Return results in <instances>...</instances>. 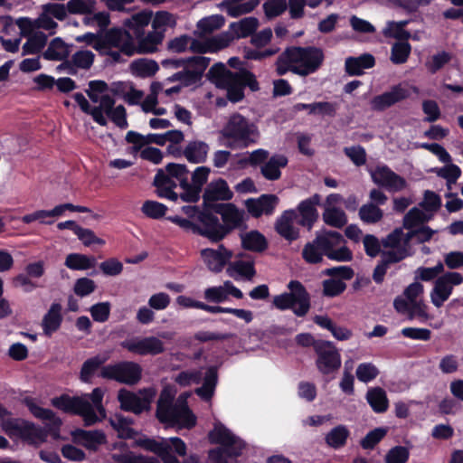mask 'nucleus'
<instances>
[{
    "label": "nucleus",
    "mask_w": 463,
    "mask_h": 463,
    "mask_svg": "<svg viewBox=\"0 0 463 463\" xmlns=\"http://www.w3.org/2000/svg\"><path fill=\"white\" fill-rule=\"evenodd\" d=\"M74 99L80 109L92 117L93 120L102 127L108 125V118L119 128L125 129L128 127L127 120V110L123 105L115 107V99L109 95H104L100 104L90 106V102L82 93H75Z\"/></svg>",
    "instance_id": "39448f33"
},
{
    "label": "nucleus",
    "mask_w": 463,
    "mask_h": 463,
    "mask_svg": "<svg viewBox=\"0 0 463 463\" xmlns=\"http://www.w3.org/2000/svg\"><path fill=\"white\" fill-rule=\"evenodd\" d=\"M444 270V264L439 262L436 266L431 268L420 267L415 270V279L422 281H430Z\"/></svg>",
    "instance_id": "774afa93"
},
{
    "label": "nucleus",
    "mask_w": 463,
    "mask_h": 463,
    "mask_svg": "<svg viewBox=\"0 0 463 463\" xmlns=\"http://www.w3.org/2000/svg\"><path fill=\"white\" fill-rule=\"evenodd\" d=\"M152 17L153 13L151 11L143 10L127 19L124 24L132 31L134 36L137 32L140 33L144 31V28L151 22Z\"/></svg>",
    "instance_id": "de8ad7c7"
},
{
    "label": "nucleus",
    "mask_w": 463,
    "mask_h": 463,
    "mask_svg": "<svg viewBox=\"0 0 463 463\" xmlns=\"http://www.w3.org/2000/svg\"><path fill=\"white\" fill-rule=\"evenodd\" d=\"M216 214H220L223 223L222 227L227 229V234L233 229L238 228L243 222L244 212L238 209L232 203H219L213 207Z\"/></svg>",
    "instance_id": "a878e982"
},
{
    "label": "nucleus",
    "mask_w": 463,
    "mask_h": 463,
    "mask_svg": "<svg viewBox=\"0 0 463 463\" xmlns=\"http://www.w3.org/2000/svg\"><path fill=\"white\" fill-rule=\"evenodd\" d=\"M431 217V214L426 213L418 207H413L404 215L402 228L413 230V228L429 222Z\"/></svg>",
    "instance_id": "3c124183"
},
{
    "label": "nucleus",
    "mask_w": 463,
    "mask_h": 463,
    "mask_svg": "<svg viewBox=\"0 0 463 463\" xmlns=\"http://www.w3.org/2000/svg\"><path fill=\"white\" fill-rule=\"evenodd\" d=\"M208 438L211 443L221 447L209 451L207 463H229L227 458L241 455L244 447L243 441L221 422L214 423Z\"/></svg>",
    "instance_id": "0eeeda50"
},
{
    "label": "nucleus",
    "mask_w": 463,
    "mask_h": 463,
    "mask_svg": "<svg viewBox=\"0 0 463 463\" xmlns=\"http://www.w3.org/2000/svg\"><path fill=\"white\" fill-rule=\"evenodd\" d=\"M108 357L96 355L87 359L80 369V379L84 383L90 382L94 373L107 361Z\"/></svg>",
    "instance_id": "bf43d9fd"
},
{
    "label": "nucleus",
    "mask_w": 463,
    "mask_h": 463,
    "mask_svg": "<svg viewBox=\"0 0 463 463\" xmlns=\"http://www.w3.org/2000/svg\"><path fill=\"white\" fill-rule=\"evenodd\" d=\"M133 37L137 40L136 52L151 53L157 50V46L162 43L164 37L161 32L152 30L147 33L144 31L135 34Z\"/></svg>",
    "instance_id": "2f4dec72"
},
{
    "label": "nucleus",
    "mask_w": 463,
    "mask_h": 463,
    "mask_svg": "<svg viewBox=\"0 0 463 463\" xmlns=\"http://www.w3.org/2000/svg\"><path fill=\"white\" fill-rule=\"evenodd\" d=\"M52 404L65 412H71L82 416L85 424L88 426L96 423L99 420V417L96 415V412L93 411V408L87 397L61 395L53 398Z\"/></svg>",
    "instance_id": "4468645a"
},
{
    "label": "nucleus",
    "mask_w": 463,
    "mask_h": 463,
    "mask_svg": "<svg viewBox=\"0 0 463 463\" xmlns=\"http://www.w3.org/2000/svg\"><path fill=\"white\" fill-rule=\"evenodd\" d=\"M69 55V46L61 38L52 40L47 50L43 52L44 59L49 61H62L67 59Z\"/></svg>",
    "instance_id": "c03bdc74"
},
{
    "label": "nucleus",
    "mask_w": 463,
    "mask_h": 463,
    "mask_svg": "<svg viewBox=\"0 0 463 463\" xmlns=\"http://www.w3.org/2000/svg\"><path fill=\"white\" fill-rule=\"evenodd\" d=\"M350 431L345 425H337L333 428L325 437L326 443L335 449L345 446Z\"/></svg>",
    "instance_id": "a18cd8bd"
},
{
    "label": "nucleus",
    "mask_w": 463,
    "mask_h": 463,
    "mask_svg": "<svg viewBox=\"0 0 463 463\" xmlns=\"http://www.w3.org/2000/svg\"><path fill=\"white\" fill-rule=\"evenodd\" d=\"M158 69V64L155 61L148 59H137L130 64L132 73L141 78L155 75Z\"/></svg>",
    "instance_id": "49530a36"
},
{
    "label": "nucleus",
    "mask_w": 463,
    "mask_h": 463,
    "mask_svg": "<svg viewBox=\"0 0 463 463\" xmlns=\"http://www.w3.org/2000/svg\"><path fill=\"white\" fill-rule=\"evenodd\" d=\"M241 245L244 249L255 252H261L268 247L266 238L257 231H250L241 235Z\"/></svg>",
    "instance_id": "ea45409f"
},
{
    "label": "nucleus",
    "mask_w": 463,
    "mask_h": 463,
    "mask_svg": "<svg viewBox=\"0 0 463 463\" xmlns=\"http://www.w3.org/2000/svg\"><path fill=\"white\" fill-rule=\"evenodd\" d=\"M24 402L30 412L42 420L45 426L42 428L22 419L7 418L1 421L3 430L10 438H20L33 446L45 442L48 435L58 439L61 420L52 411L40 407L33 400L26 399Z\"/></svg>",
    "instance_id": "f257e3e1"
},
{
    "label": "nucleus",
    "mask_w": 463,
    "mask_h": 463,
    "mask_svg": "<svg viewBox=\"0 0 463 463\" xmlns=\"http://www.w3.org/2000/svg\"><path fill=\"white\" fill-rule=\"evenodd\" d=\"M424 287L419 281L410 284L403 291L402 296H398L393 301L395 310L402 315H407L410 319H429L428 307L422 297Z\"/></svg>",
    "instance_id": "6e6552de"
},
{
    "label": "nucleus",
    "mask_w": 463,
    "mask_h": 463,
    "mask_svg": "<svg viewBox=\"0 0 463 463\" xmlns=\"http://www.w3.org/2000/svg\"><path fill=\"white\" fill-rule=\"evenodd\" d=\"M324 58L323 51L317 47H289L278 57L276 71L280 76L291 71L306 77L321 67Z\"/></svg>",
    "instance_id": "20e7f679"
},
{
    "label": "nucleus",
    "mask_w": 463,
    "mask_h": 463,
    "mask_svg": "<svg viewBox=\"0 0 463 463\" xmlns=\"http://www.w3.org/2000/svg\"><path fill=\"white\" fill-rule=\"evenodd\" d=\"M315 352L317 355L316 365L321 373L330 374L341 367V355L332 342L319 340L315 345Z\"/></svg>",
    "instance_id": "f3484780"
},
{
    "label": "nucleus",
    "mask_w": 463,
    "mask_h": 463,
    "mask_svg": "<svg viewBox=\"0 0 463 463\" xmlns=\"http://www.w3.org/2000/svg\"><path fill=\"white\" fill-rule=\"evenodd\" d=\"M207 78L217 88L225 90L227 99L233 103L244 99V88L246 86L251 91H257L260 89L259 82L252 72L245 69L232 71L221 62L215 63L210 68Z\"/></svg>",
    "instance_id": "7ed1b4c3"
},
{
    "label": "nucleus",
    "mask_w": 463,
    "mask_h": 463,
    "mask_svg": "<svg viewBox=\"0 0 463 463\" xmlns=\"http://www.w3.org/2000/svg\"><path fill=\"white\" fill-rule=\"evenodd\" d=\"M366 400L374 412H385L389 406L386 392L381 387H373L367 391Z\"/></svg>",
    "instance_id": "58836bf2"
},
{
    "label": "nucleus",
    "mask_w": 463,
    "mask_h": 463,
    "mask_svg": "<svg viewBox=\"0 0 463 463\" xmlns=\"http://www.w3.org/2000/svg\"><path fill=\"white\" fill-rule=\"evenodd\" d=\"M64 264L71 269L85 270L95 267L96 259L80 253H71L66 257Z\"/></svg>",
    "instance_id": "603ef678"
},
{
    "label": "nucleus",
    "mask_w": 463,
    "mask_h": 463,
    "mask_svg": "<svg viewBox=\"0 0 463 463\" xmlns=\"http://www.w3.org/2000/svg\"><path fill=\"white\" fill-rule=\"evenodd\" d=\"M410 96L408 89L401 84L393 86L389 91L375 96L370 101L371 109L375 111H383L395 103L407 99Z\"/></svg>",
    "instance_id": "b1692460"
},
{
    "label": "nucleus",
    "mask_w": 463,
    "mask_h": 463,
    "mask_svg": "<svg viewBox=\"0 0 463 463\" xmlns=\"http://www.w3.org/2000/svg\"><path fill=\"white\" fill-rule=\"evenodd\" d=\"M241 299L243 293L236 288L230 280H226L222 285L211 287L204 290L203 297L209 302L221 303L228 299L229 296Z\"/></svg>",
    "instance_id": "cd10ccee"
},
{
    "label": "nucleus",
    "mask_w": 463,
    "mask_h": 463,
    "mask_svg": "<svg viewBox=\"0 0 463 463\" xmlns=\"http://www.w3.org/2000/svg\"><path fill=\"white\" fill-rule=\"evenodd\" d=\"M210 174V168L206 166L197 167L191 176V183L188 181V185L185 187L184 192L180 194V198L184 202L195 203L200 198L203 186L206 184Z\"/></svg>",
    "instance_id": "5701e85b"
},
{
    "label": "nucleus",
    "mask_w": 463,
    "mask_h": 463,
    "mask_svg": "<svg viewBox=\"0 0 463 463\" xmlns=\"http://www.w3.org/2000/svg\"><path fill=\"white\" fill-rule=\"evenodd\" d=\"M313 321L320 327L330 331L333 336L339 341L348 340L353 335L350 329L335 325L327 316H315Z\"/></svg>",
    "instance_id": "c9c22d12"
},
{
    "label": "nucleus",
    "mask_w": 463,
    "mask_h": 463,
    "mask_svg": "<svg viewBox=\"0 0 463 463\" xmlns=\"http://www.w3.org/2000/svg\"><path fill=\"white\" fill-rule=\"evenodd\" d=\"M133 420L130 418L124 417L120 414H115L109 419V423L115 429L120 438H131L134 430L130 428Z\"/></svg>",
    "instance_id": "052dcab7"
},
{
    "label": "nucleus",
    "mask_w": 463,
    "mask_h": 463,
    "mask_svg": "<svg viewBox=\"0 0 463 463\" xmlns=\"http://www.w3.org/2000/svg\"><path fill=\"white\" fill-rule=\"evenodd\" d=\"M288 165V158L283 155H274L261 166L260 172L268 180H278L281 176L280 169Z\"/></svg>",
    "instance_id": "f704fd0d"
},
{
    "label": "nucleus",
    "mask_w": 463,
    "mask_h": 463,
    "mask_svg": "<svg viewBox=\"0 0 463 463\" xmlns=\"http://www.w3.org/2000/svg\"><path fill=\"white\" fill-rule=\"evenodd\" d=\"M226 272L234 279L243 278L246 280H251L256 275L254 261L250 260H239L230 262Z\"/></svg>",
    "instance_id": "473e14b6"
},
{
    "label": "nucleus",
    "mask_w": 463,
    "mask_h": 463,
    "mask_svg": "<svg viewBox=\"0 0 463 463\" xmlns=\"http://www.w3.org/2000/svg\"><path fill=\"white\" fill-rule=\"evenodd\" d=\"M95 54L89 50H80L73 53L71 58V64L79 69L88 70L94 61Z\"/></svg>",
    "instance_id": "0e129e2a"
},
{
    "label": "nucleus",
    "mask_w": 463,
    "mask_h": 463,
    "mask_svg": "<svg viewBox=\"0 0 463 463\" xmlns=\"http://www.w3.org/2000/svg\"><path fill=\"white\" fill-rule=\"evenodd\" d=\"M224 19L220 15H213L201 19L196 24V31L194 33L199 37L212 33L213 31L222 27Z\"/></svg>",
    "instance_id": "4d7b16f0"
},
{
    "label": "nucleus",
    "mask_w": 463,
    "mask_h": 463,
    "mask_svg": "<svg viewBox=\"0 0 463 463\" xmlns=\"http://www.w3.org/2000/svg\"><path fill=\"white\" fill-rule=\"evenodd\" d=\"M26 43L23 45V55L36 54L40 52L47 43L48 36L43 32H35L27 37Z\"/></svg>",
    "instance_id": "5fc2aeb1"
},
{
    "label": "nucleus",
    "mask_w": 463,
    "mask_h": 463,
    "mask_svg": "<svg viewBox=\"0 0 463 463\" xmlns=\"http://www.w3.org/2000/svg\"><path fill=\"white\" fill-rule=\"evenodd\" d=\"M218 381V373L215 367H210L205 373L203 383L195 389V393L205 401L211 400Z\"/></svg>",
    "instance_id": "79ce46f5"
},
{
    "label": "nucleus",
    "mask_w": 463,
    "mask_h": 463,
    "mask_svg": "<svg viewBox=\"0 0 463 463\" xmlns=\"http://www.w3.org/2000/svg\"><path fill=\"white\" fill-rule=\"evenodd\" d=\"M210 61L208 57L194 56L192 57V63L190 62L182 71L168 77L167 80L170 82L179 81L184 87L196 84L202 80Z\"/></svg>",
    "instance_id": "6ab92c4d"
},
{
    "label": "nucleus",
    "mask_w": 463,
    "mask_h": 463,
    "mask_svg": "<svg viewBox=\"0 0 463 463\" xmlns=\"http://www.w3.org/2000/svg\"><path fill=\"white\" fill-rule=\"evenodd\" d=\"M411 51L408 42H396L392 44L390 60L394 64H403L407 61Z\"/></svg>",
    "instance_id": "680f3d73"
},
{
    "label": "nucleus",
    "mask_w": 463,
    "mask_h": 463,
    "mask_svg": "<svg viewBox=\"0 0 463 463\" xmlns=\"http://www.w3.org/2000/svg\"><path fill=\"white\" fill-rule=\"evenodd\" d=\"M288 288V292L273 298V305L279 310L291 309L297 317H305L311 307L309 293L298 280H291Z\"/></svg>",
    "instance_id": "1a4fd4ad"
},
{
    "label": "nucleus",
    "mask_w": 463,
    "mask_h": 463,
    "mask_svg": "<svg viewBox=\"0 0 463 463\" xmlns=\"http://www.w3.org/2000/svg\"><path fill=\"white\" fill-rule=\"evenodd\" d=\"M142 372V367L137 363L121 361L102 366L99 370V376L127 385H135L141 380Z\"/></svg>",
    "instance_id": "9b49d317"
},
{
    "label": "nucleus",
    "mask_w": 463,
    "mask_h": 463,
    "mask_svg": "<svg viewBox=\"0 0 463 463\" xmlns=\"http://www.w3.org/2000/svg\"><path fill=\"white\" fill-rule=\"evenodd\" d=\"M296 218L297 213L294 210L285 211L275 223L277 232L288 241H295L299 236L298 229L294 226Z\"/></svg>",
    "instance_id": "c756f323"
},
{
    "label": "nucleus",
    "mask_w": 463,
    "mask_h": 463,
    "mask_svg": "<svg viewBox=\"0 0 463 463\" xmlns=\"http://www.w3.org/2000/svg\"><path fill=\"white\" fill-rule=\"evenodd\" d=\"M233 193L230 190L228 184L223 179L212 181L207 184L203 198L204 202L227 201L232 199Z\"/></svg>",
    "instance_id": "7c9ffc66"
},
{
    "label": "nucleus",
    "mask_w": 463,
    "mask_h": 463,
    "mask_svg": "<svg viewBox=\"0 0 463 463\" xmlns=\"http://www.w3.org/2000/svg\"><path fill=\"white\" fill-rule=\"evenodd\" d=\"M221 134L228 140L226 146L233 149L246 148L256 144L260 138L257 125L239 113L230 116Z\"/></svg>",
    "instance_id": "423d86ee"
},
{
    "label": "nucleus",
    "mask_w": 463,
    "mask_h": 463,
    "mask_svg": "<svg viewBox=\"0 0 463 463\" xmlns=\"http://www.w3.org/2000/svg\"><path fill=\"white\" fill-rule=\"evenodd\" d=\"M165 173L178 182L180 187L184 192L188 185L189 171L184 165L170 163L165 166Z\"/></svg>",
    "instance_id": "13d9d810"
},
{
    "label": "nucleus",
    "mask_w": 463,
    "mask_h": 463,
    "mask_svg": "<svg viewBox=\"0 0 463 463\" xmlns=\"http://www.w3.org/2000/svg\"><path fill=\"white\" fill-rule=\"evenodd\" d=\"M322 218L326 224L337 229L343 228L348 222L346 213L339 207L324 209Z\"/></svg>",
    "instance_id": "8fccbe9b"
},
{
    "label": "nucleus",
    "mask_w": 463,
    "mask_h": 463,
    "mask_svg": "<svg viewBox=\"0 0 463 463\" xmlns=\"http://www.w3.org/2000/svg\"><path fill=\"white\" fill-rule=\"evenodd\" d=\"M259 26V21L255 17H246L239 22L232 23L230 30L235 39L245 38L251 35Z\"/></svg>",
    "instance_id": "37998d69"
},
{
    "label": "nucleus",
    "mask_w": 463,
    "mask_h": 463,
    "mask_svg": "<svg viewBox=\"0 0 463 463\" xmlns=\"http://www.w3.org/2000/svg\"><path fill=\"white\" fill-rule=\"evenodd\" d=\"M213 211V209L211 208L198 212L195 233L217 242L227 235V229L222 227L218 216Z\"/></svg>",
    "instance_id": "a211bd4d"
},
{
    "label": "nucleus",
    "mask_w": 463,
    "mask_h": 463,
    "mask_svg": "<svg viewBox=\"0 0 463 463\" xmlns=\"http://www.w3.org/2000/svg\"><path fill=\"white\" fill-rule=\"evenodd\" d=\"M96 0H69L68 12L71 14H89L95 10Z\"/></svg>",
    "instance_id": "e2e57ef3"
},
{
    "label": "nucleus",
    "mask_w": 463,
    "mask_h": 463,
    "mask_svg": "<svg viewBox=\"0 0 463 463\" xmlns=\"http://www.w3.org/2000/svg\"><path fill=\"white\" fill-rule=\"evenodd\" d=\"M152 29L156 32H161L163 37H165V33L167 27H175L176 24L175 17L166 12V11H159L156 12L151 19Z\"/></svg>",
    "instance_id": "6e6d98bb"
},
{
    "label": "nucleus",
    "mask_w": 463,
    "mask_h": 463,
    "mask_svg": "<svg viewBox=\"0 0 463 463\" xmlns=\"http://www.w3.org/2000/svg\"><path fill=\"white\" fill-rule=\"evenodd\" d=\"M105 43L109 46L118 48L120 52L128 56L136 52V43L133 35L122 29L109 30L104 38Z\"/></svg>",
    "instance_id": "393cba45"
},
{
    "label": "nucleus",
    "mask_w": 463,
    "mask_h": 463,
    "mask_svg": "<svg viewBox=\"0 0 463 463\" xmlns=\"http://www.w3.org/2000/svg\"><path fill=\"white\" fill-rule=\"evenodd\" d=\"M445 164L446 165L443 167L431 169V172L435 173L439 177H441L446 181L457 183L458 179L461 175V169L451 162Z\"/></svg>",
    "instance_id": "338daca9"
},
{
    "label": "nucleus",
    "mask_w": 463,
    "mask_h": 463,
    "mask_svg": "<svg viewBox=\"0 0 463 463\" xmlns=\"http://www.w3.org/2000/svg\"><path fill=\"white\" fill-rule=\"evenodd\" d=\"M321 203V196L318 194H313L311 197L302 201L298 206V211L301 216L298 223L311 230L314 223L318 218V212L317 206Z\"/></svg>",
    "instance_id": "bb28decb"
},
{
    "label": "nucleus",
    "mask_w": 463,
    "mask_h": 463,
    "mask_svg": "<svg viewBox=\"0 0 463 463\" xmlns=\"http://www.w3.org/2000/svg\"><path fill=\"white\" fill-rule=\"evenodd\" d=\"M120 345L138 355H157L165 352L162 340L156 336L134 337L121 342Z\"/></svg>",
    "instance_id": "aec40b11"
},
{
    "label": "nucleus",
    "mask_w": 463,
    "mask_h": 463,
    "mask_svg": "<svg viewBox=\"0 0 463 463\" xmlns=\"http://www.w3.org/2000/svg\"><path fill=\"white\" fill-rule=\"evenodd\" d=\"M140 445L145 449L156 454L164 463H181L173 452L180 457L186 455V445L178 437L162 439L159 441L146 439L140 442Z\"/></svg>",
    "instance_id": "9d476101"
},
{
    "label": "nucleus",
    "mask_w": 463,
    "mask_h": 463,
    "mask_svg": "<svg viewBox=\"0 0 463 463\" xmlns=\"http://www.w3.org/2000/svg\"><path fill=\"white\" fill-rule=\"evenodd\" d=\"M75 438L84 447L93 450L106 441V436L101 430H79L75 433Z\"/></svg>",
    "instance_id": "a19ab883"
},
{
    "label": "nucleus",
    "mask_w": 463,
    "mask_h": 463,
    "mask_svg": "<svg viewBox=\"0 0 463 463\" xmlns=\"http://www.w3.org/2000/svg\"><path fill=\"white\" fill-rule=\"evenodd\" d=\"M358 215L363 222L374 224L382 221L383 211L375 203H367L360 207Z\"/></svg>",
    "instance_id": "864d4df0"
},
{
    "label": "nucleus",
    "mask_w": 463,
    "mask_h": 463,
    "mask_svg": "<svg viewBox=\"0 0 463 463\" xmlns=\"http://www.w3.org/2000/svg\"><path fill=\"white\" fill-rule=\"evenodd\" d=\"M233 253L222 244L216 249H203L201 250V257L206 267L213 272L219 273L223 268L230 264Z\"/></svg>",
    "instance_id": "4be33fe9"
},
{
    "label": "nucleus",
    "mask_w": 463,
    "mask_h": 463,
    "mask_svg": "<svg viewBox=\"0 0 463 463\" xmlns=\"http://www.w3.org/2000/svg\"><path fill=\"white\" fill-rule=\"evenodd\" d=\"M209 152L207 143L200 140L189 142L184 149L185 158L194 164L203 163L206 160Z\"/></svg>",
    "instance_id": "4c0bfd02"
},
{
    "label": "nucleus",
    "mask_w": 463,
    "mask_h": 463,
    "mask_svg": "<svg viewBox=\"0 0 463 463\" xmlns=\"http://www.w3.org/2000/svg\"><path fill=\"white\" fill-rule=\"evenodd\" d=\"M463 283V275L449 271L438 277L430 292V300L434 307L439 308L449 298L453 288Z\"/></svg>",
    "instance_id": "dca6fc26"
},
{
    "label": "nucleus",
    "mask_w": 463,
    "mask_h": 463,
    "mask_svg": "<svg viewBox=\"0 0 463 463\" xmlns=\"http://www.w3.org/2000/svg\"><path fill=\"white\" fill-rule=\"evenodd\" d=\"M324 252L321 250L318 242H316V239L311 242L305 245L302 250V257L307 262L311 264L319 263L323 260Z\"/></svg>",
    "instance_id": "69168bd1"
},
{
    "label": "nucleus",
    "mask_w": 463,
    "mask_h": 463,
    "mask_svg": "<svg viewBox=\"0 0 463 463\" xmlns=\"http://www.w3.org/2000/svg\"><path fill=\"white\" fill-rule=\"evenodd\" d=\"M259 4L258 0H249L248 2L238 4V2L225 0L221 5L226 10L232 17H238L250 13Z\"/></svg>",
    "instance_id": "09e8293b"
},
{
    "label": "nucleus",
    "mask_w": 463,
    "mask_h": 463,
    "mask_svg": "<svg viewBox=\"0 0 463 463\" xmlns=\"http://www.w3.org/2000/svg\"><path fill=\"white\" fill-rule=\"evenodd\" d=\"M411 233L404 232L403 228H396L385 238L382 244L385 249L383 254L395 263L412 255Z\"/></svg>",
    "instance_id": "f8f14e48"
},
{
    "label": "nucleus",
    "mask_w": 463,
    "mask_h": 463,
    "mask_svg": "<svg viewBox=\"0 0 463 463\" xmlns=\"http://www.w3.org/2000/svg\"><path fill=\"white\" fill-rule=\"evenodd\" d=\"M316 242L319 243L321 250L330 260L350 261L353 259L352 251L344 245L345 241L338 232L325 231L316 236Z\"/></svg>",
    "instance_id": "ddd939ff"
},
{
    "label": "nucleus",
    "mask_w": 463,
    "mask_h": 463,
    "mask_svg": "<svg viewBox=\"0 0 463 463\" xmlns=\"http://www.w3.org/2000/svg\"><path fill=\"white\" fill-rule=\"evenodd\" d=\"M189 392H184L175 399L169 389H164L156 404V419L165 428L191 429L196 424V417L187 405Z\"/></svg>",
    "instance_id": "f03ea898"
},
{
    "label": "nucleus",
    "mask_w": 463,
    "mask_h": 463,
    "mask_svg": "<svg viewBox=\"0 0 463 463\" xmlns=\"http://www.w3.org/2000/svg\"><path fill=\"white\" fill-rule=\"evenodd\" d=\"M375 60L372 54L364 53L359 57H348L345 60V71L349 75H362L365 69L374 66Z\"/></svg>",
    "instance_id": "72a5a7b5"
},
{
    "label": "nucleus",
    "mask_w": 463,
    "mask_h": 463,
    "mask_svg": "<svg viewBox=\"0 0 463 463\" xmlns=\"http://www.w3.org/2000/svg\"><path fill=\"white\" fill-rule=\"evenodd\" d=\"M373 182L378 186L385 188L392 193H397L404 190L408 184L407 181L387 165L377 166L371 172Z\"/></svg>",
    "instance_id": "412c9836"
},
{
    "label": "nucleus",
    "mask_w": 463,
    "mask_h": 463,
    "mask_svg": "<svg viewBox=\"0 0 463 463\" xmlns=\"http://www.w3.org/2000/svg\"><path fill=\"white\" fill-rule=\"evenodd\" d=\"M278 202L279 198L275 194H262L258 199H248L245 205L248 212L253 217L258 218L262 214H271Z\"/></svg>",
    "instance_id": "c85d7f7f"
},
{
    "label": "nucleus",
    "mask_w": 463,
    "mask_h": 463,
    "mask_svg": "<svg viewBox=\"0 0 463 463\" xmlns=\"http://www.w3.org/2000/svg\"><path fill=\"white\" fill-rule=\"evenodd\" d=\"M155 395L156 391L152 388L142 389L137 393L120 389L118 392V400L122 410L140 414L150 410Z\"/></svg>",
    "instance_id": "2eb2a0df"
},
{
    "label": "nucleus",
    "mask_w": 463,
    "mask_h": 463,
    "mask_svg": "<svg viewBox=\"0 0 463 463\" xmlns=\"http://www.w3.org/2000/svg\"><path fill=\"white\" fill-rule=\"evenodd\" d=\"M61 306L59 303H52L42 321L44 334L51 335L53 332L57 331L61 326Z\"/></svg>",
    "instance_id": "e433bc0d"
}]
</instances>
